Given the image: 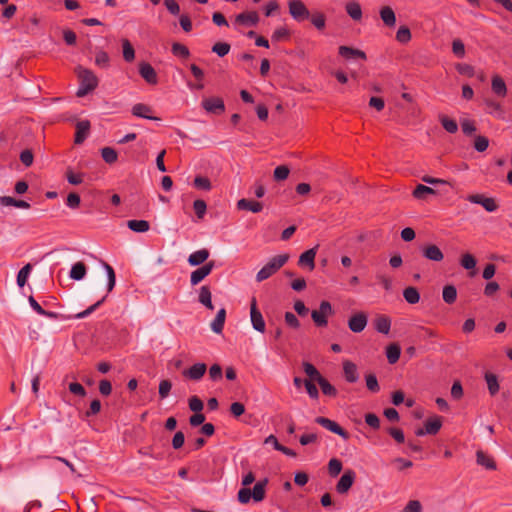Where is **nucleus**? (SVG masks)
<instances>
[{
    "instance_id": "62",
    "label": "nucleus",
    "mask_w": 512,
    "mask_h": 512,
    "mask_svg": "<svg viewBox=\"0 0 512 512\" xmlns=\"http://www.w3.org/2000/svg\"><path fill=\"white\" fill-rule=\"evenodd\" d=\"M95 63L100 67H107L109 64V56L104 51H99L95 56Z\"/></svg>"
},
{
    "instance_id": "27",
    "label": "nucleus",
    "mask_w": 512,
    "mask_h": 512,
    "mask_svg": "<svg viewBox=\"0 0 512 512\" xmlns=\"http://www.w3.org/2000/svg\"><path fill=\"white\" fill-rule=\"evenodd\" d=\"M87 272L86 265L83 262L75 263L70 270V278L76 281L82 280Z\"/></svg>"
},
{
    "instance_id": "29",
    "label": "nucleus",
    "mask_w": 512,
    "mask_h": 512,
    "mask_svg": "<svg viewBox=\"0 0 512 512\" xmlns=\"http://www.w3.org/2000/svg\"><path fill=\"white\" fill-rule=\"evenodd\" d=\"M477 464L484 466L486 469H496V464L491 457L485 454L483 451L478 450L476 453Z\"/></svg>"
},
{
    "instance_id": "38",
    "label": "nucleus",
    "mask_w": 512,
    "mask_h": 512,
    "mask_svg": "<svg viewBox=\"0 0 512 512\" xmlns=\"http://www.w3.org/2000/svg\"><path fill=\"white\" fill-rule=\"evenodd\" d=\"M317 383L319 384L323 394L331 397H335L337 395L336 388L331 385L324 377H319V381Z\"/></svg>"
},
{
    "instance_id": "35",
    "label": "nucleus",
    "mask_w": 512,
    "mask_h": 512,
    "mask_svg": "<svg viewBox=\"0 0 512 512\" xmlns=\"http://www.w3.org/2000/svg\"><path fill=\"white\" fill-rule=\"evenodd\" d=\"M401 349L397 344H390L386 349V357L390 364H394L399 360Z\"/></svg>"
},
{
    "instance_id": "7",
    "label": "nucleus",
    "mask_w": 512,
    "mask_h": 512,
    "mask_svg": "<svg viewBox=\"0 0 512 512\" xmlns=\"http://www.w3.org/2000/svg\"><path fill=\"white\" fill-rule=\"evenodd\" d=\"M356 478V473L352 469L346 470L336 484V491L339 494H346L352 487Z\"/></svg>"
},
{
    "instance_id": "46",
    "label": "nucleus",
    "mask_w": 512,
    "mask_h": 512,
    "mask_svg": "<svg viewBox=\"0 0 512 512\" xmlns=\"http://www.w3.org/2000/svg\"><path fill=\"white\" fill-rule=\"evenodd\" d=\"M396 39L402 44L408 43L411 40V32L409 28L401 26L396 33Z\"/></svg>"
},
{
    "instance_id": "51",
    "label": "nucleus",
    "mask_w": 512,
    "mask_h": 512,
    "mask_svg": "<svg viewBox=\"0 0 512 512\" xmlns=\"http://www.w3.org/2000/svg\"><path fill=\"white\" fill-rule=\"evenodd\" d=\"M194 186L197 188V189H200V190H205V191H209L211 189V182L208 178L206 177H202V176H197L195 179H194Z\"/></svg>"
},
{
    "instance_id": "32",
    "label": "nucleus",
    "mask_w": 512,
    "mask_h": 512,
    "mask_svg": "<svg viewBox=\"0 0 512 512\" xmlns=\"http://www.w3.org/2000/svg\"><path fill=\"white\" fill-rule=\"evenodd\" d=\"M439 121L441 123V125L443 126V128L448 132V133H456L458 131V124L455 120L447 117L446 115H439Z\"/></svg>"
},
{
    "instance_id": "16",
    "label": "nucleus",
    "mask_w": 512,
    "mask_h": 512,
    "mask_svg": "<svg viewBox=\"0 0 512 512\" xmlns=\"http://www.w3.org/2000/svg\"><path fill=\"white\" fill-rule=\"evenodd\" d=\"M317 248L318 246L316 247H313L307 251H305L304 253H302L299 257V265L301 266H308L310 270H313L314 267H315V256H316V253H317Z\"/></svg>"
},
{
    "instance_id": "22",
    "label": "nucleus",
    "mask_w": 512,
    "mask_h": 512,
    "mask_svg": "<svg viewBox=\"0 0 512 512\" xmlns=\"http://www.w3.org/2000/svg\"><path fill=\"white\" fill-rule=\"evenodd\" d=\"M198 301L209 310H213L212 294L210 288L206 285L201 286L199 289Z\"/></svg>"
},
{
    "instance_id": "15",
    "label": "nucleus",
    "mask_w": 512,
    "mask_h": 512,
    "mask_svg": "<svg viewBox=\"0 0 512 512\" xmlns=\"http://www.w3.org/2000/svg\"><path fill=\"white\" fill-rule=\"evenodd\" d=\"M343 373L345 380L349 383H355L359 379V373L356 364L349 360L343 362Z\"/></svg>"
},
{
    "instance_id": "21",
    "label": "nucleus",
    "mask_w": 512,
    "mask_h": 512,
    "mask_svg": "<svg viewBox=\"0 0 512 512\" xmlns=\"http://www.w3.org/2000/svg\"><path fill=\"white\" fill-rule=\"evenodd\" d=\"M90 130V122L87 120L80 121L76 125V134H75V143L80 144L82 143Z\"/></svg>"
},
{
    "instance_id": "53",
    "label": "nucleus",
    "mask_w": 512,
    "mask_h": 512,
    "mask_svg": "<svg viewBox=\"0 0 512 512\" xmlns=\"http://www.w3.org/2000/svg\"><path fill=\"white\" fill-rule=\"evenodd\" d=\"M194 211L199 219L205 216L207 205L204 200H195L193 203Z\"/></svg>"
},
{
    "instance_id": "43",
    "label": "nucleus",
    "mask_w": 512,
    "mask_h": 512,
    "mask_svg": "<svg viewBox=\"0 0 512 512\" xmlns=\"http://www.w3.org/2000/svg\"><path fill=\"white\" fill-rule=\"evenodd\" d=\"M101 156H102L103 160L108 164H112V163L116 162L117 158H118L117 152L113 148H110V147H104L101 150Z\"/></svg>"
},
{
    "instance_id": "49",
    "label": "nucleus",
    "mask_w": 512,
    "mask_h": 512,
    "mask_svg": "<svg viewBox=\"0 0 512 512\" xmlns=\"http://www.w3.org/2000/svg\"><path fill=\"white\" fill-rule=\"evenodd\" d=\"M289 172H290V170L287 166H285V165L277 166L273 173L274 179L277 181H283V180L287 179Z\"/></svg>"
},
{
    "instance_id": "59",
    "label": "nucleus",
    "mask_w": 512,
    "mask_h": 512,
    "mask_svg": "<svg viewBox=\"0 0 512 512\" xmlns=\"http://www.w3.org/2000/svg\"><path fill=\"white\" fill-rule=\"evenodd\" d=\"M312 24L319 30L325 27V16L322 13H316L311 17Z\"/></svg>"
},
{
    "instance_id": "14",
    "label": "nucleus",
    "mask_w": 512,
    "mask_h": 512,
    "mask_svg": "<svg viewBox=\"0 0 512 512\" xmlns=\"http://www.w3.org/2000/svg\"><path fill=\"white\" fill-rule=\"evenodd\" d=\"M139 73L149 84H156L158 81L157 73L149 63H141L139 66Z\"/></svg>"
},
{
    "instance_id": "34",
    "label": "nucleus",
    "mask_w": 512,
    "mask_h": 512,
    "mask_svg": "<svg viewBox=\"0 0 512 512\" xmlns=\"http://www.w3.org/2000/svg\"><path fill=\"white\" fill-rule=\"evenodd\" d=\"M123 58L126 62H132L135 59V50L128 39H122Z\"/></svg>"
},
{
    "instance_id": "54",
    "label": "nucleus",
    "mask_w": 512,
    "mask_h": 512,
    "mask_svg": "<svg viewBox=\"0 0 512 512\" xmlns=\"http://www.w3.org/2000/svg\"><path fill=\"white\" fill-rule=\"evenodd\" d=\"M451 397L454 399V400H460L463 395H464V391H463V387H462V384L460 383V381H455L451 387Z\"/></svg>"
},
{
    "instance_id": "57",
    "label": "nucleus",
    "mask_w": 512,
    "mask_h": 512,
    "mask_svg": "<svg viewBox=\"0 0 512 512\" xmlns=\"http://www.w3.org/2000/svg\"><path fill=\"white\" fill-rule=\"evenodd\" d=\"M452 51L457 57L463 58L465 55V46L463 42L459 39H455L452 43Z\"/></svg>"
},
{
    "instance_id": "20",
    "label": "nucleus",
    "mask_w": 512,
    "mask_h": 512,
    "mask_svg": "<svg viewBox=\"0 0 512 512\" xmlns=\"http://www.w3.org/2000/svg\"><path fill=\"white\" fill-rule=\"evenodd\" d=\"M209 251L207 249H200L191 253L188 257V263L191 266H199L206 262L209 258Z\"/></svg>"
},
{
    "instance_id": "61",
    "label": "nucleus",
    "mask_w": 512,
    "mask_h": 512,
    "mask_svg": "<svg viewBox=\"0 0 512 512\" xmlns=\"http://www.w3.org/2000/svg\"><path fill=\"white\" fill-rule=\"evenodd\" d=\"M251 490L247 487L241 488L238 491V501L242 504H247L251 500Z\"/></svg>"
},
{
    "instance_id": "31",
    "label": "nucleus",
    "mask_w": 512,
    "mask_h": 512,
    "mask_svg": "<svg viewBox=\"0 0 512 512\" xmlns=\"http://www.w3.org/2000/svg\"><path fill=\"white\" fill-rule=\"evenodd\" d=\"M374 325L379 333L388 334L391 328V321L386 316H380L375 320Z\"/></svg>"
},
{
    "instance_id": "33",
    "label": "nucleus",
    "mask_w": 512,
    "mask_h": 512,
    "mask_svg": "<svg viewBox=\"0 0 512 512\" xmlns=\"http://www.w3.org/2000/svg\"><path fill=\"white\" fill-rule=\"evenodd\" d=\"M346 12L353 20H360L362 18V9L359 3L349 2L346 5Z\"/></svg>"
},
{
    "instance_id": "24",
    "label": "nucleus",
    "mask_w": 512,
    "mask_h": 512,
    "mask_svg": "<svg viewBox=\"0 0 512 512\" xmlns=\"http://www.w3.org/2000/svg\"><path fill=\"white\" fill-rule=\"evenodd\" d=\"M491 88L492 91L500 97H504L507 94L506 84L499 75L493 76L491 81Z\"/></svg>"
},
{
    "instance_id": "40",
    "label": "nucleus",
    "mask_w": 512,
    "mask_h": 512,
    "mask_svg": "<svg viewBox=\"0 0 512 512\" xmlns=\"http://www.w3.org/2000/svg\"><path fill=\"white\" fill-rule=\"evenodd\" d=\"M485 380L490 394L495 395L499 391V383L497 376L491 373H487L485 375Z\"/></svg>"
},
{
    "instance_id": "23",
    "label": "nucleus",
    "mask_w": 512,
    "mask_h": 512,
    "mask_svg": "<svg viewBox=\"0 0 512 512\" xmlns=\"http://www.w3.org/2000/svg\"><path fill=\"white\" fill-rule=\"evenodd\" d=\"M380 18L388 27H394L396 24V16L393 9L389 6L380 9Z\"/></svg>"
},
{
    "instance_id": "52",
    "label": "nucleus",
    "mask_w": 512,
    "mask_h": 512,
    "mask_svg": "<svg viewBox=\"0 0 512 512\" xmlns=\"http://www.w3.org/2000/svg\"><path fill=\"white\" fill-rule=\"evenodd\" d=\"M489 146V140L485 136H477L474 141V148L478 152H484Z\"/></svg>"
},
{
    "instance_id": "36",
    "label": "nucleus",
    "mask_w": 512,
    "mask_h": 512,
    "mask_svg": "<svg viewBox=\"0 0 512 512\" xmlns=\"http://www.w3.org/2000/svg\"><path fill=\"white\" fill-rule=\"evenodd\" d=\"M403 297L409 304H416L420 300V294L415 287H407L403 291Z\"/></svg>"
},
{
    "instance_id": "64",
    "label": "nucleus",
    "mask_w": 512,
    "mask_h": 512,
    "mask_svg": "<svg viewBox=\"0 0 512 512\" xmlns=\"http://www.w3.org/2000/svg\"><path fill=\"white\" fill-rule=\"evenodd\" d=\"M402 512H422L421 503L418 500H411L403 508Z\"/></svg>"
},
{
    "instance_id": "30",
    "label": "nucleus",
    "mask_w": 512,
    "mask_h": 512,
    "mask_svg": "<svg viewBox=\"0 0 512 512\" xmlns=\"http://www.w3.org/2000/svg\"><path fill=\"white\" fill-rule=\"evenodd\" d=\"M127 226L130 230L137 233L147 232L150 228V224L146 220H129Z\"/></svg>"
},
{
    "instance_id": "13",
    "label": "nucleus",
    "mask_w": 512,
    "mask_h": 512,
    "mask_svg": "<svg viewBox=\"0 0 512 512\" xmlns=\"http://www.w3.org/2000/svg\"><path fill=\"white\" fill-rule=\"evenodd\" d=\"M207 367L204 363H196L192 365L190 368L183 371V376L194 381L200 380L205 372Z\"/></svg>"
},
{
    "instance_id": "11",
    "label": "nucleus",
    "mask_w": 512,
    "mask_h": 512,
    "mask_svg": "<svg viewBox=\"0 0 512 512\" xmlns=\"http://www.w3.org/2000/svg\"><path fill=\"white\" fill-rule=\"evenodd\" d=\"M421 253L427 260L433 262H441L444 258V254L441 249L435 244H427L421 247Z\"/></svg>"
},
{
    "instance_id": "25",
    "label": "nucleus",
    "mask_w": 512,
    "mask_h": 512,
    "mask_svg": "<svg viewBox=\"0 0 512 512\" xmlns=\"http://www.w3.org/2000/svg\"><path fill=\"white\" fill-rule=\"evenodd\" d=\"M268 483V479L258 481L251 491V496L255 502H260L265 498V487Z\"/></svg>"
},
{
    "instance_id": "37",
    "label": "nucleus",
    "mask_w": 512,
    "mask_h": 512,
    "mask_svg": "<svg viewBox=\"0 0 512 512\" xmlns=\"http://www.w3.org/2000/svg\"><path fill=\"white\" fill-rule=\"evenodd\" d=\"M442 297L444 302L452 304L457 298V290L453 285H446L443 288Z\"/></svg>"
},
{
    "instance_id": "12",
    "label": "nucleus",
    "mask_w": 512,
    "mask_h": 512,
    "mask_svg": "<svg viewBox=\"0 0 512 512\" xmlns=\"http://www.w3.org/2000/svg\"><path fill=\"white\" fill-rule=\"evenodd\" d=\"M259 22V15L256 11L243 12L235 17V24L247 27L256 26Z\"/></svg>"
},
{
    "instance_id": "50",
    "label": "nucleus",
    "mask_w": 512,
    "mask_h": 512,
    "mask_svg": "<svg viewBox=\"0 0 512 512\" xmlns=\"http://www.w3.org/2000/svg\"><path fill=\"white\" fill-rule=\"evenodd\" d=\"M460 263L461 266L466 270H473L476 266L475 258L469 253H466L462 256Z\"/></svg>"
},
{
    "instance_id": "55",
    "label": "nucleus",
    "mask_w": 512,
    "mask_h": 512,
    "mask_svg": "<svg viewBox=\"0 0 512 512\" xmlns=\"http://www.w3.org/2000/svg\"><path fill=\"white\" fill-rule=\"evenodd\" d=\"M366 386L371 392H378L380 390L378 380L374 374H369L365 377Z\"/></svg>"
},
{
    "instance_id": "3",
    "label": "nucleus",
    "mask_w": 512,
    "mask_h": 512,
    "mask_svg": "<svg viewBox=\"0 0 512 512\" xmlns=\"http://www.w3.org/2000/svg\"><path fill=\"white\" fill-rule=\"evenodd\" d=\"M333 314V309L331 304L328 301H322L320 303L318 310H313L311 312V317L314 323L319 327H324L327 325L328 316Z\"/></svg>"
},
{
    "instance_id": "18",
    "label": "nucleus",
    "mask_w": 512,
    "mask_h": 512,
    "mask_svg": "<svg viewBox=\"0 0 512 512\" xmlns=\"http://www.w3.org/2000/svg\"><path fill=\"white\" fill-rule=\"evenodd\" d=\"M237 208L239 210L251 211L253 213H259L263 209L262 203L258 201H252L245 198L238 200Z\"/></svg>"
},
{
    "instance_id": "47",
    "label": "nucleus",
    "mask_w": 512,
    "mask_h": 512,
    "mask_svg": "<svg viewBox=\"0 0 512 512\" xmlns=\"http://www.w3.org/2000/svg\"><path fill=\"white\" fill-rule=\"evenodd\" d=\"M230 51V45L225 42H218L213 45L212 52L216 53L219 57L226 56Z\"/></svg>"
},
{
    "instance_id": "56",
    "label": "nucleus",
    "mask_w": 512,
    "mask_h": 512,
    "mask_svg": "<svg viewBox=\"0 0 512 512\" xmlns=\"http://www.w3.org/2000/svg\"><path fill=\"white\" fill-rule=\"evenodd\" d=\"M172 388V384L169 380H162L159 383V395L161 399L168 397Z\"/></svg>"
},
{
    "instance_id": "41",
    "label": "nucleus",
    "mask_w": 512,
    "mask_h": 512,
    "mask_svg": "<svg viewBox=\"0 0 512 512\" xmlns=\"http://www.w3.org/2000/svg\"><path fill=\"white\" fill-rule=\"evenodd\" d=\"M31 270L32 266L29 263L20 269V271L17 274V284L19 287H23L26 284Z\"/></svg>"
},
{
    "instance_id": "58",
    "label": "nucleus",
    "mask_w": 512,
    "mask_h": 512,
    "mask_svg": "<svg viewBox=\"0 0 512 512\" xmlns=\"http://www.w3.org/2000/svg\"><path fill=\"white\" fill-rule=\"evenodd\" d=\"M203 407H204V404H203L202 400L200 398H198L197 396H192L189 399V408L193 412H201Z\"/></svg>"
},
{
    "instance_id": "44",
    "label": "nucleus",
    "mask_w": 512,
    "mask_h": 512,
    "mask_svg": "<svg viewBox=\"0 0 512 512\" xmlns=\"http://www.w3.org/2000/svg\"><path fill=\"white\" fill-rule=\"evenodd\" d=\"M171 51L177 57L188 58L190 56L189 49L181 43H173Z\"/></svg>"
},
{
    "instance_id": "8",
    "label": "nucleus",
    "mask_w": 512,
    "mask_h": 512,
    "mask_svg": "<svg viewBox=\"0 0 512 512\" xmlns=\"http://www.w3.org/2000/svg\"><path fill=\"white\" fill-rule=\"evenodd\" d=\"M215 264L213 261L206 262L201 267L194 270L190 275V283L192 286L199 284L204 278H206L213 270Z\"/></svg>"
},
{
    "instance_id": "1",
    "label": "nucleus",
    "mask_w": 512,
    "mask_h": 512,
    "mask_svg": "<svg viewBox=\"0 0 512 512\" xmlns=\"http://www.w3.org/2000/svg\"><path fill=\"white\" fill-rule=\"evenodd\" d=\"M76 74L80 81V86L76 92L78 97L87 95L97 87L98 79L91 70L78 66L76 68Z\"/></svg>"
},
{
    "instance_id": "63",
    "label": "nucleus",
    "mask_w": 512,
    "mask_h": 512,
    "mask_svg": "<svg viewBox=\"0 0 512 512\" xmlns=\"http://www.w3.org/2000/svg\"><path fill=\"white\" fill-rule=\"evenodd\" d=\"M209 377L212 381H218L222 378V368L218 364H214L209 369Z\"/></svg>"
},
{
    "instance_id": "48",
    "label": "nucleus",
    "mask_w": 512,
    "mask_h": 512,
    "mask_svg": "<svg viewBox=\"0 0 512 512\" xmlns=\"http://www.w3.org/2000/svg\"><path fill=\"white\" fill-rule=\"evenodd\" d=\"M342 470V463L340 460L333 458L328 463V471L332 477L337 476Z\"/></svg>"
},
{
    "instance_id": "2",
    "label": "nucleus",
    "mask_w": 512,
    "mask_h": 512,
    "mask_svg": "<svg viewBox=\"0 0 512 512\" xmlns=\"http://www.w3.org/2000/svg\"><path fill=\"white\" fill-rule=\"evenodd\" d=\"M289 260L288 254H280L272 257L256 274V281L262 282L274 275Z\"/></svg>"
},
{
    "instance_id": "10",
    "label": "nucleus",
    "mask_w": 512,
    "mask_h": 512,
    "mask_svg": "<svg viewBox=\"0 0 512 512\" xmlns=\"http://www.w3.org/2000/svg\"><path fill=\"white\" fill-rule=\"evenodd\" d=\"M202 107L208 112L213 114H221L225 111V105L221 98L210 97L202 101Z\"/></svg>"
},
{
    "instance_id": "9",
    "label": "nucleus",
    "mask_w": 512,
    "mask_h": 512,
    "mask_svg": "<svg viewBox=\"0 0 512 512\" xmlns=\"http://www.w3.org/2000/svg\"><path fill=\"white\" fill-rule=\"evenodd\" d=\"M250 318L253 328L260 332H265V321L261 312L257 309L256 299L253 298L250 307Z\"/></svg>"
},
{
    "instance_id": "39",
    "label": "nucleus",
    "mask_w": 512,
    "mask_h": 512,
    "mask_svg": "<svg viewBox=\"0 0 512 512\" xmlns=\"http://www.w3.org/2000/svg\"><path fill=\"white\" fill-rule=\"evenodd\" d=\"M103 268L105 269L106 271V274H107V279H108V283H107V291L108 293L111 292L114 287H115V284H116V276H115V272L113 270V268L106 262H103Z\"/></svg>"
},
{
    "instance_id": "19",
    "label": "nucleus",
    "mask_w": 512,
    "mask_h": 512,
    "mask_svg": "<svg viewBox=\"0 0 512 512\" xmlns=\"http://www.w3.org/2000/svg\"><path fill=\"white\" fill-rule=\"evenodd\" d=\"M339 54L346 58V59H356V58H359V59H362V60H366V54L364 51L362 50H359V49H355V48H352V47H348V46H340L339 47Z\"/></svg>"
},
{
    "instance_id": "42",
    "label": "nucleus",
    "mask_w": 512,
    "mask_h": 512,
    "mask_svg": "<svg viewBox=\"0 0 512 512\" xmlns=\"http://www.w3.org/2000/svg\"><path fill=\"white\" fill-rule=\"evenodd\" d=\"M429 194H435V190L422 184L417 185L413 191V196L416 199H424Z\"/></svg>"
},
{
    "instance_id": "60",
    "label": "nucleus",
    "mask_w": 512,
    "mask_h": 512,
    "mask_svg": "<svg viewBox=\"0 0 512 512\" xmlns=\"http://www.w3.org/2000/svg\"><path fill=\"white\" fill-rule=\"evenodd\" d=\"M461 127H462L463 133L466 135H471L472 133H474L476 131L474 122L469 119L461 120Z\"/></svg>"
},
{
    "instance_id": "26",
    "label": "nucleus",
    "mask_w": 512,
    "mask_h": 512,
    "mask_svg": "<svg viewBox=\"0 0 512 512\" xmlns=\"http://www.w3.org/2000/svg\"><path fill=\"white\" fill-rule=\"evenodd\" d=\"M226 319V310L224 308H221L217 314L214 320L211 322V329L214 333H221L224 327Z\"/></svg>"
},
{
    "instance_id": "6",
    "label": "nucleus",
    "mask_w": 512,
    "mask_h": 512,
    "mask_svg": "<svg viewBox=\"0 0 512 512\" xmlns=\"http://www.w3.org/2000/svg\"><path fill=\"white\" fill-rule=\"evenodd\" d=\"M315 422L324 427L325 429L339 435L344 440H347L349 438V433L333 420H330L325 417H317L315 419Z\"/></svg>"
},
{
    "instance_id": "4",
    "label": "nucleus",
    "mask_w": 512,
    "mask_h": 512,
    "mask_svg": "<svg viewBox=\"0 0 512 512\" xmlns=\"http://www.w3.org/2000/svg\"><path fill=\"white\" fill-rule=\"evenodd\" d=\"M288 8L291 17L298 22L304 21L310 16L309 10L301 0H289Z\"/></svg>"
},
{
    "instance_id": "45",
    "label": "nucleus",
    "mask_w": 512,
    "mask_h": 512,
    "mask_svg": "<svg viewBox=\"0 0 512 512\" xmlns=\"http://www.w3.org/2000/svg\"><path fill=\"white\" fill-rule=\"evenodd\" d=\"M303 369L304 372L311 378V380H314L316 382L319 381V377H323L319 371L309 362L303 363Z\"/></svg>"
},
{
    "instance_id": "5",
    "label": "nucleus",
    "mask_w": 512,
    "mask_h": 512,
    "mask_svg": "<svg viewBox=\"0 0 512 512\" xmlns=\"http://www.w3.org/2000/svg\"><path fill=\"white\" fill-rule=\"evenodd\" d=\"M368 323V316L365 312H357L348 319V327L354 333L362 332Z\"/></svg>"
},
{
    "instance_id": "28",
    "label": "nucleus",
    "mask_w": 512,
    "mask_h": 512,
    "mask_svg": "<svg viewBox=\"0 0 512 512\" xmlns=\"http://www.w3.org/2000/svg\"><path fill=\"white\" fill-rule=\"evenodd\" d=\"M425 432H427L428 434L430 435H435L438 433V431L441 429L442 427V421H441V418L438 417V416H435V417H432V418H429L426 422H425Z\"/></svg>"
},
{
    "instance_id": "17",
    "label": "nucleus",
    "mask_w": 512,
    "mask_h": 512,
    "mask_svg": "<svg viewBox=\"0 0 512 512\" xmlns=\"http://www.w3.org/2000/svg\"><path fill=\"white\" fill-rule=\"evenodd\" d=\"M152 108L146 104L138 103L132 107V114L136 117L149 120H159L157 117L151 116Z\"/></svg>"
}]
</instances>
